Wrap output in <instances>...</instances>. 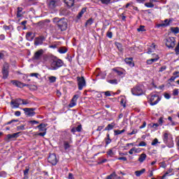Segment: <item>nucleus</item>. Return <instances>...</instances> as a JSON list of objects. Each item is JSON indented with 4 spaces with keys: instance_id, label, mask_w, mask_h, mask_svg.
<instances>
[{
    "instance_id": "nucleus-1",
    "label": "nucleus",
    "mask_w": 179,
    "mask_h": 179,
    "mask_svg": "<svg viewBox=\"0 0 179 179\" xmlns=\"http://www.w3.org/2000/svg\"><path fill=\"white\" fill-rule=\"evenodd\" d=\"M52 22L56 24L60 31H65L68 29V22L65 18L55 17L52 19Z\"/></svg>"
},
{
    "instance_id": "nucleus-2",
    "label": "nucleus",
    "mask_w": 179,
    "mask_h": 179,
    "mask_svg": "<svg viewBox=\"0 0 179 179\" xmlns=\"http://www.w3.org/2000/svg\"><path fill=\"white\" fill-rule=\"evenodd\" d=\"M162 139L164 143L168 148H173L174 146V141H173V135L170 134L169 131H165L162 133Z\"/></svg>"
},
{
    "instance_id": "nucleus-3",
    "label": "nucleus",
    "mask_w": 179,
    "mask_h": 179,
    "mask_svg": "<svg viewBox=\"0 0 179 179\" xmlns=\"http://www.w3.org/2000/svg\"><path fill=\"white\" fill-rule=\"evenodd\" d=\"M64 65V62L61 59L52 60L50 65L48 67L49 71H57L59 68H61Z\"/></svg>"
},
{
    "instance_id": "nucleus-4",
    "label": "nucleus",
    "mask_w": 179,
    "mask_h": 179,
    "mask_svg": "<svg viewBox=\"0 0 179 179\" xmlns=\"http://www.w3.org/2000/svg\"><path fill=\"white\" fill-rule=\"evenodd\" d=\"M149 103L150 106H156L162 100V98L159 94H151L149 96Z\"/></svg>"
},
{
    "instance_id": "nucleus-5",
    "label": "nucleus",
    "mask_w": 179,
    "mask_h": 179,
    "mask_svg": "<svg viewBox=\"0 0 179 179\" xmlns=\"http://www.w3.org/2000/svg\"><path fill=\"white\" fill-rule=\"evenodd\" d=\"M131 91L134 96H142V94H143V86L136 85Z\"/></svg>"
},
{
    "instance_id": "nucleus-6",
    "label": "nucleus",
    "mask_w": 179,
    "mask_h": 179,
    "mask_svg": "<svg viewBox=\"0 0 179 179\" xmlns=\"http://www.w3.org/2000/svg\"><path fill=\"white\" fill-rule=\"evenodd\" d=\"M10 83H13L14 86H16V87L22 88L25 87L26 86H29V89H31V87H34V89H37V87H36V85H29L16 80H12L10 81Z\"/></svg>"
},
{
    "instance_id": "nucleus-7",
    "label": "nucleus",
    "mask_w": 179,
    "mask_h": 179,
    "mask_svg": "<svg viewBox=\"0 0 179 179\" xmlns=\"http://www.w3.org/2000/svg\"><path fill=\"white\" fill-rule=\"evenodd\" d=\"M77 82L78 90H83V88L86 86V80L85 79V77H77Z\"/></svg>"
},
{
    "instance_id": "nucleus-8",
    "label": "nucleus",
    "mask_w": 179,
    "mask_h": 179,
    "mask_svg": "<svg viewBox=\"0 0 179 179\" xmlns=\"http://www.w3.org/2000/svg\"><path fill=\"white\" fill-rule=\"evenodd\" d=\"M1 73L3 75V79H8L9 76V64L8 63L3 64Z\"/></svg>"
},
{
    "instance_id": "nucleus-9",
    "label": "nucleus",
    "mask_w": 179,
    "mask_h": 179,
    "mask_svg": "<svg viewBox=\"0 0 179 179\" xmlns=\"http://www.w3.org/2000/svg\"><path fill=\"white\" fill-rule=\"evenodd\" d=\"M47 5L49 9L54 10L59 5V0H47Z\"/></svg>"
},
{
    "instance_id": "nucleus-10",
    "label": "nucleus",
    "mask_w": 179,
    "mask_h": 179,
    "mask_svg": "<svg viewBox=\"0 0 179 179\" xmlns=\"http://www.w3.org/2000/svg\"><path fill=\"white\" fill-rule=\"evenodd\" d=\"M43 54L44 50L40 49L34 53L32 59H34V61H41V58H43Z\"/></svg>"
},
{
    "instance_id": "nucleus-11",
    "label": "nucleus",
    "mask_w": 179,
    "mask_h": 179,
    "mask_svg": "<svg viewBox=\"0 0 179 179\" xmlns=\"http://www.w3.org/2000/svg\"><path fill=\"white\" fill-rule=\"evenodd\" d=\"M24 111L25 115L28 117H34L36 115V108H25L22 109Z\"/></svg>"
},
{
    "instance_id": "nucleus-12",
    "label": "nucleus",
    "mask_w": 179,
    "mask_h": 179,
    "mask_svg": "<svg viewBox=\"0 0 179 179\" xmlns=\"http://www.w3.org/2000/svg\"><path fill=\"white\" fill-rule=\"evenodd\" d=\"M166 45L168 48H174V46L176 45V38L174 37L167 38Z\"/></svg>"
},
{
    "instance_id": "nucleus-13",
    "label": "nucleus",
    "mask_w": 179,
    "mask_h": 179,
    "mask_svg": "<svg viewBox=\"0 0 179 179\" xmlns=\"http://www.w3.org/2000/svg\"><path fill=\"white\" fill-rule=\"evenodd\" d=\"M48 160L50 164H52V166H56L57 163H58V159H57V155H55V154H50Z\"/></svg>"
},
{
    "instance_id": "nucleus-14",
    "label": "nucleus",
    "mask_w": 179,
    "mask_h": 179,
    "mask_svg": "<svg viewBox=\"0 0 179 179\" xmlns=\"http://www.w3.org/2000/svg\"><path fill=\"white\" fill-rule=\"evenodd\" d=\"M22 104V99H16L10 101L12 108H19V106Z\"/></svg>"
},
{
    "instance_id": "nucleus-15",
    "label": "nucleus",
    "mask_w": 179,
    "mask_h": 179,
    "mask_svg": "<svg viewBox=\"0 0 179 179\" xmlns=\"http://www.w3.org/2000/svg\"><path fill=\"white\" fill-rule=\"evenodd\" d=\"M171 23H173V18L166 19L164 22L158 24V27H167Z\"/></svg>"
},
{
    "instance_id": "nucleus-16",
    "label": "nucleus",
    "mask_w": 179,
    "mask_h": 179,
    "mask_svg": "<svg viewBox=\"0 0 179 179\" xmlns=\"http://www.w3.org/2000/svg\"><path fill=\"white\" fill-rule=\"evenodd\" d=\"M45 41V37L44 36H41L39 37H36L34 41L35 45H41L43 42Z\"/></svg>"
},
{
    "instance_id": "nucleus-17",
    "label": "nucleus",
    "mask_w": 179,
    "mask_h": 179,
    "mask_svg": "<svg viewBox=\"0 0 179 179\" xmlns=\"http://www.w3.org/2000/svg\"><path fill=\"white\" fill-rule=\"evenodd\" d=\"M79 99V95L75 94L72 99L71 103H69V106L72 108V107H75L76 106V102L78 101V99Z\"/></svg>"
},
{
    "instance_id": "nucleus-18",
    "label": "nucleus",
    "mask_w": 179,
    "mask_h": 179,
    "mask_svg": "<svg viewBox=\"0 0 179 179\" xmlns=\"http://www.w3.org/2000/svg\"><path fill=\"white\" fill-rule=\"evenodd\" d=\"M134 59L132 57H129V58H126L124 59V62H126V64H127V65L134 67L135 66V63H134Z\"/></svg>"
},
{
    "instance_id": "nucleus-19",
    "label": "nucleus",
    "mask_w": 179,
    "mask_h": 179,
    "mask_svg": "<svg viewBox=\"0 0 179 179\" xmlns=\"http://www.w3.org/2000/svg\"><path fill=\"white\" fill-rule=\"evenodd\" d=\"M104 141L106 143L105 148H107L113 141L111 140V138L110 137V134H106V137L104 138Z\"/></svg>"
},
{
    "instance_id": "nucleus-20",
    "label": "nucleus",
    "mask_w": 179,
    "mask_h": 179,
    "mask_svg": "<svg viewBox=\"0 0 179 179\" xmlns=\"http://www.w3.org/2000/svg\"><path fill=\"white\" fill-rule=\"evenodd\" d=\"M63 2H64L69 8H72V6L75 5V0H63Z\"/></svg>"
},
{
    "instance_id": "nucleus-21",
    "label": "nucleus",
    "mask_w": 179,
    "mask_h": 179,
    "mask_svg": "<svg viewBox=\"0 0 179 179\" xmlns=\"http://www.w3.org/2000/svg\"><path fill=\"white\" fill-rule=\"evenodd\" d=\"M146 157H148V155H146L145 153H142L141 155H139L138 162H139V163H143V162L146 160Z\"/></svg>"
},
{
    "instance_id": "nucleus-22",
    "label": "nucleus",
    "mask_w": 179,
    "mask_h": 179,
    "mask_svg": "<svg viewBox=\"0 0 179 179\" xmlns=\"http://www.w3.org/2000/svg\"><path fill=\"white\" fill-rule=\"evenodd\" d=\"M47 124L44 123H41L39 124L37 128L41 131V132H47V129H46Z\"/></svg>"
},
{
    "instance_id": "nucleus-23",
    "label": "nucleus",
    "mask_w": 179,
    "mask_h": 179,
    "mask_svg": "<svg viewBox=\"0 0 179 179\" xmlns=\"http://www.w3.org/2000/svg\"><path fill=\"white\" fill-rule=\"evenodd\" d=\"M156 50V45L155 43H152L150 47L148 48L147 54H152V52H155Z\"/></svg>"
},
{
    "instance_id": "nucleus-24",
    "label": "nucleus",
    "mask_w": 179,
    "mask_h": 179,
    "mask_svg": "<svg viewBox=\"0 0 179 179\" xmlns=\"http://www.w3.org/2000/svg\"><path fill=\"white\" fill-rule=\"evenodd\" d=\"M26 38L28 41H33L34 40V35L33 32H27L26 34Z\"/></svg>"
},
{
    "instance_id": "nucleus-25",
    "label": "nucleus",
    "mask_w": 179,
    "mask_h": 179,
    "mask_svg": "<svg viewBox=\"0 0 179 179\" xmlns=\"http://www.w3.org/2000/svg\"><path fill=\"white\" fill-rule=\"evenodd\" d=\"M20 134V132L14 133L13 134H8L6 136L7 139L8 141H10V139H13V138H19V134Z\"/></svg>"
},
{
    "instance_id": "nucleus-26",
    "label": "nucleus",
    "mask_w": 179,
    "mask_h": 179,
    "mask_svg": "<svg viewBox=\"0 0 179 179\" xmlns=\"http://www.w3.org/2000/svg\"><path fill=\"white\" fill-rule=\"evenodd\" d=\"M159 61V56L157 55L155 58L150 59L147 60V65H152L153 62H157Z\"/></svg>"
},
{
    "instance_id": "nucleus-27",
    "label": "nucleus",
    "mask_w": 179,
    "mask_h": 179,
    "mask_svg": "<svg viewBox=\"0 0 179 179\" xmlns=\"http://www.w3.org/2000/svg\"><path fill=\"white\" fill-rule=\"evenodd\" d=\"M141 148H136L134 147L131 149H130V150L129 151V154L132 155L134 152V153H141Z\"/></svg>"
},
{
    "instance_id": "nucleus-28",
    "label": "nucleus",
    "mask_w": 179,
    "mask_h": 179,
    "mask_svg": "<svg viewBox=\"0 0 179 179\" xmlns=\"http://www.w3.org/2000/svg\"><path fill=\"white\" fill-rule=\"evenodd\" d=\"M145 171H146V169H143L141 171H135V175L136 176V177H141V176H142V174H143Z\"/></svg>"
},
{
    "instance_id": "nucleus-29",
    "label": "nucleus",
    "mask_w": 179,
    "mask_h": 179,
    "mask_svg": "<svg viewBox=\"0 0 179 179\" xmlns=\"http://www.w3.org/2000/svg\"><path fill=\"white\" fill-rule=\"evenodd\" d=\"M17 17H22V12H23V8L17 7Z\"/></svg>"
},
{
    "instance_id": "nucleus-30",
    "label": "nucleus",
    "mask_w": 179,
    "mask_h": 179,
    "mask_svg": "<svg viewBox=\"0 0 179 179\" xmlns=\"http://www.w3.org/2000/svg\"><path fill=\"white\" fill-rule=\"evenodd\" d=\"M85 13H86V8H82L81 11L77 15L78 19H80V17H82V16H83V14Z\"/></svg>"
},
{
    "instance_id": "nucleus-31",
    "label": "nucleus",
    "mask_w": 179,
    "mask_h": 179,
    "mask_svg": "<svg viewBox=\"0 0 179 179\" xmlns=\"http://www.w3.org/2000/svg\"><path fill=\"white\" fill-rule=\"evenodd\" d=\"M113 71L114 72H116V73L118 75V76H124V72L118 70L117 68L113 69Z\"/></svg>"
},
{
    "instance_id": "nucleus-32",
    "label": "nucleus",
    "mask_w": 179,
    "mask_h": 179,
    "mask_svg": "<svg viewBox=\"0 0 179 179\" xmlns=\"http://www.w3.org/2000/svg\"><path fill=\"white\" fill-rule=\"evenodd\" d=\"M64 148L65 150H69V149H71V145L69 144V142L64 141Z\"/></svg>"
},
{
    "instance_id": "nucleus-33",
    "label": "nucleus",
    "mask_w": 179,
    "mask_h": 179,
    "mask_svg": "<svg viewBox=\"0 0 179 179\" xmlns=\"http://www.w3.org/2000/svg\"><path fill=\"white\" fill-rule=\"evenodd\" d=\"M171 31L173 33V34H178L179 28L178 27H171Z\"/></svg>"
},
{
    "instance_id": "nucleus-34",
    "label": "nucleus",
    "mask_w": 179,
    "mask_h": 179,
    "mask_svg": "<svg viewBox=\"0 0 179 179\" xmlns=\"http://www.w3.org/2000/svg\"><path fill=\"white\" fill-rule=\"evenodd\" d=\"M58 51L60 54H65V52L68 51V49L65 47H61L59 48Z\"/></svg>"
},
{
    "instance_id": "nucleus-35",
    "label": "nucleus",
    "mask_w": 179,
    "mask_h": 179,
    "mask_svg": "<svg viewBox=\"0 0 179 179\" xmlns=\"http://www.w3.org/2000/svg\"><path fill=\"white\" fill-rule=\"evenodd\" d=\"M114 129V123L109 124L108 126L105 128V131H111V129Z\"/></svg>"
},
{
    "instance_id": "nucleus-36",
    "label": "nucleus",
    "mask_w": 179,
    "mask_h": 179,
    "mask_svg": "<svg viewBox=\"0 0 179 179\" xmlns=\"http://www.w3.org/2000/svg\"><path fill=\"white\" fill-rule=\"evenodd\" d=\"M36 26L38 27H40L41 29H43V27H44V26H45V22L44 21H40L36 24Z\"/></svg>"
},
{
    "instance_id": "nucleus-37",
    "label": "nucleus",
    "mask_w": 179,
    "mask_h": 179,
    "mask_svg": "<svg viewBox=\"0 0 179 179\" xmlns=\"http://www.w3.org/2000/svg\"><path fill=\"white\" fill-rule=\"evenodd\" d=\"M124 132H125V129L114 130V134L115 136H117V135H121V134H124Z\"/></svg>"
},
{
    "instance_id": "nucleus-38",
    "label": "nucleus",
    "mask_w": 179,
    "mask_h": 179,
    "mask_svg": "<svg viewBox=\"0 0 179 179\" xmlns=\"http://www.w3.org/2000/svg\"><path fill=\"white\" fill-rule=\"evenodd\" d=\"M48 80L50 83H55V82H57V77L52 76L48 77Z\"/></svg>"
},
{
    "instance_id": "nucleus-39",
    "label": "nucleus",
    "mask_w": 179,
    "mask_h": 179,
    "mask_svg": "<svg viewBox=\"0 0 179 179\" xmlns=\"http://www.w3.org/2000/svg\"><path fill=\"white\" fill-rule=\"evenodd\" d=\"M102 5H110L112 0H99Z\"/></svg>"
},
{
    "instance_id": "nucleus-40",
    "label": "nucleus",
    "mask_w": 179,
    "mask_h": 179,
    "mask_svg": "<svg viewBox=\"0 0 179 179\" xmlns=\"http://www.w3.org/2000/svg\"><path fill=\"white\" fill-rule=\"evenodd\" d=\"M107 179H117V174L115 172H113L112 174L107 176Z\"/></svg>"
},
{
    "instance_id": "nucleus-41",
    "label": "nucleus",
    "mask_w": 179,
    "mask_h": 179,
    "mask_svg": "<svg viewBox=\"0 0 179 179\" xmlns=\"http://www.w3.org/2000/svg\"><path fill=\"white\" fill-rule=\"evenodd\" d=\"M115 45L119 50V51H122V44L118 42H115Z\"/></svg>"
},
{
    "instance_id": "nucleus-42",
    "label": "nucleus",
    "mask_w": 179,
    "mask_h": 179,
    "mask_svg": "<svg viewBox=\"0 0 179 179\" xmlns=\"http://www.w3.org/2000/svg\"><path fill=\"white\" fill-rule=\"evenodd\" d=\"M144 5L146 6V8H155V4H153L152 1L145 3Z\"/></svg>"
},
{
    "instance_id": "nucleus-43",
    "label": "nucleus",
    "mask_w": 179,
    "mask_h": 179,
    "mask_svg": "<svg viewBox=\"0 0 179 179\" xmlns=\"http://www.w3.org/2000/svg\"><path fill=\"white\" fill-rule=\"evenodd\" d=\"M21 104H22L23 106H26L27 104H30V101L29 100H26V99H21Z\"/></svg>"
},
{
    "instance_id": "nucleus-44",
    "label": "nucleus",
    "mask_w": 179,
    "mask_h": 179,
    "mask_svg": "<svg viewBox=\"0 0 179 179\" xmlns=\"http://www.w3.org/2000/svg\"><path fill=\"white\" fill-rule=\"evenodd\" d=\"M108 83H110V85H117L118 80H117V79L108 80Z\"/></svg>"
},
{
    "instance_id": "nucleus-45",
    "label": "nucleus",
    "mask_w": 179,
    "mask_h": 179,
    "mask_svg": "<svg viewBox=\"0 0 179 179\" xmlns=\"http://www.w3.org/2000/svg\"><path fill=\"white\" fill-rule=\"evenodd\" d=\"M157 143H160V142H159V139L155 138V139L152 141L151 145H152V146H157Z\"/></svg>"
},
{
    "instance_id": "nucleus-46",
    "label": "nucleus",
    "mask_w": 179,
    "mask_h": 179,
    "mask_svg": "<svg viewBox=\"0 0 179 179\" xmlns=\"http://www.w3.org/2000/svg\"><path fill=\"white\" fill-rule=\"evenodd\" d=\"M171 173H173V169H169L165 174L162 176V178H164V177H167V176H169V174H171Z\"/></svg>"
},
{
    "instance_id": "nucleus-47",
    "label": "nucleus",
    "mask_w": 179,
    "mask_h": 179,
    "mask_svg": "<svg viewBox=\"0 0 179 179\" xmlns=\"http://www.w3.org/2000/svg\"><path fill=\"white\" fill-rule=\"evenodd\" d=\"M107 155L108 156H109L110 157H113L114 152H113V150L110 149L107 151Z\"/></svg>"
},
{
    "instance_id": "nucleus-48",
    "label": "nucleus",
    "mask_w": 179,
    "mask_h": 179,
    "mask_svg": "<svg viewBox=\"0 0 179 179\" xmlns=\"http://www.w3.org/2000/svg\"><path fill=\"white\" fill-rule=\"evenodd\" d=\"M159 167H162V169H166V167H167V164L165 162H160Z\"/></svg>"
},
{
    "instance_id": "nucleus-49",
    "label": "nucleus",
    "mask_w": 179,
    "mask_h": 179,
    "mask_svg": "<svg viewBox=\"0 0 179 179\" xmlns=\"http://www.w3.org/2000/svg\"><path fill=\"white\" fill-rule=\"evenodd\" d=\"M159 125V123H152L150 124V127H151V128H157Z\"/></svg>"
},
{
    "instance_id": "nucleus-50",
    "label": "nucleus",
    "mask_w": 179,
    "mask_h": 179,
    "mask_svg": "<svg viewBox=\"0 0 179 179\" xmlns=\"http://www.w3.org/2000/svg\"><path fill=\"white\" fill-rule=\"evenodd\" d=\"M135 134H138V129H133V131L131 133H129L128 135L131 136L135 135Z\"/></svg>"
},
{
    "instance_id": "nucleus-51",
    "label": "nucleus",
    "mask_w": 179,
    "mask_h": 179,
    "mask_svg": "<svg viewBox=\"0 0 179 179\" xmlns=\"http://www.w3.org/2000/svg\"><path fill=\"white\" fill-rule=\"evenodd\" d=\"M177 78H179V75L175 76H172L169 80L170 82H174V80H176V79H177Z\"/></svg>"
},
{
    "instance_id": "nucleus-52",
    "label": "nucleus",
    "mask_w": 179,
    "mask_h": 179,
    "mask_svg": "<svg viewBox=\"0 0 179 179\" xmlns=\"http://www.w3.org/2000/svg\"><path fill=\"white\" fill-rule=\"evenodd\" d=\"M77 132H82V124L78 125L76 127Z\"/></svg>"
},
{
    "instance_id": "nucleus-53",
    "label": "nucleus",
    "mask_w": 179,
    "mask_h": 179,
    "mask_svg": "<svg viewBox=\"0 0 179 179\" xmlns=\"http://www.w3.org/2000/svg\"><path fill=\"white\" fill-rule=\"evenodd\" d=\"M133 5H134V2L131 1L129 3H127L125 5V8H126V9H128V8H129V6H133Z\"/></svg>"
},
{
    "instance_id": "nucleus-54",
    "label": "nucleus",
    "mask_w": 179,
    "mask_h": 179,
    "mask_svg": "<svg viewBox=\"0 0 179 179\" xmlns=\"http://www.w3.org/2000/svg\"><path fill=\"white\" fill-rule=\"evenodd\" d=\"M173 96H178V89H174L173 90Z\"/></svg>"
},
{
    "instance_id": "nucleus-55",
    "label": "nucleus",
    "mask_w": 179,
    "mask_h": 179,
    "mask_svg": "<svg viewBox=\"0 0 179 179\" xmlns=\"http://www.w3.org/2000/svg\"><path fill=\"white\" fill-rule=\"evenodd\" d=\"M138 31H145V26H140L139 28L137 29Z\"/></svg>"
},
{
    "instance_id": "nucleus-56",
    "label": "nucleus",
    "mask_w": 179,
    "mask_h": 179,
    "mask_svg": "<svg viewBox=\"0 0 179 179\" xmlns=\"http://www.w3.org/2000/svg\"><path fill=\"white\" fill-rule=\"evenodd\" d=\"M86 24H93V19L92 18H90L87 22H86Z\"/></svg>"
},
{
    "instance_id": "nucleus-57",
    "label": "nucleus",
    "mask_w": 179,
    "mask_h": 179,
    "mask_svg": "<svg viewBox=\"0 0 179 179\" xmlns=\"http://www.w3.org/2000/svg\"><path fill=\"white\" fill-rule=\"evenodd\" d=\"M166 69H167V66H163L159 69V72H164V71H166Z\"/></svg>"
},
{
    "instance_id": "nucleus-58",
    "label": "nucleus",
    "mask_w": 179,
    "mask_h": 179,
    "mask_svg": "<svg viewBox=\"0 0 179 179\" xmlns=\"http://www.w3.org/2000/svg\"><path fill=\"white\" fill-rule=\"evenodd\" d=\"M106 36L108 37V38H113V32L108 31Z\"/></svg>"
},
{
    "instance_id": "nucleus-59",
    "label": "nucleus",
    "mask_w": 179,
    "mask_h": 179,
    "mask_svg": "<svg viewBox=\"0 0 179 179\" xmlns=\"http://www.w3.org/2000/svg\"><path fill=\"white\" fill-rule=\"evenodd\" d=\"M158 122H159V125H163V122H164V120H163V117H160L158 120Z\"/></svg>"
},
{
    "instance_id": "nucleus-60",
    "label": "nucleus",
    "mask_w": 179,
    "mask_h": 179,
    "mask_svg": "<svg viewBox=\"0 0 179 179\" xmlns=\"http://www.w3.org/2000/svg\"><path fill=\"white\" fill-rule=\"evenodd\" d=\"M10 27H12V26L3 25V29H4V30H10Z\"/></svg>"
},
{
    "instance_id": "nucleus-61",
    "label": "nucleus",
    "mask_w": 179,
    "mask_h": 179,
    "mask_svg": "<svg viewBox=\"0 0 179 179\" xmlns=\"http://www.w3.org/2000/svg\"><path fill=\"white\" fill-rule=\"evenodd\" d=\"M164 97H165V99H167V100H169V99H170L171 97V96L169 93H165Z\"/></svg>"
},
{
    "instance_id": "nucleus-62",
    "label": "nucleus",
    "mask_w": 179,
    "mask_h": 179,
    "mask_svg": "<svg viewBox=\"0 0 179 179\" xmlns=\"http://www.w3.org/2000/svg\"><path fill=\"white\" fill-rule=\"evenodd\" d=\"M29 169L28 168H26L25 170L24 171V176H28L29 174Z\"/></svg>"
},
{
    "instance_id": "nucleus-63",
    "label": "nucleus",
    "mask_w": 179,
    "mask_h": 179,
    "mask_svg": "<svg viewBox=\"0 0 179 179\" xmlns=\"http://www.w3.org/2000/svg\"><path fill=\"white\" fill-rule=\"evenodd\" d=\"M146 143L145 141H141L139 144L138 146H146Z\"/></svg>"
},
{
    "instance_id": "nucleus-64",
    "label": "nucleus",
    "mask_w": 179,
    "mask_h": 179,
    "mask_svg": "<svg viewBox=\"0 0 179 179\" xmlns=\"http://www.w3.org/2000/svg\"><path fill=\"white\" fill-rule=\"evenodd\" d=\"M69 179H75V178L73 177V174L69 173Z\"/></svg>"
}]
</instances>
